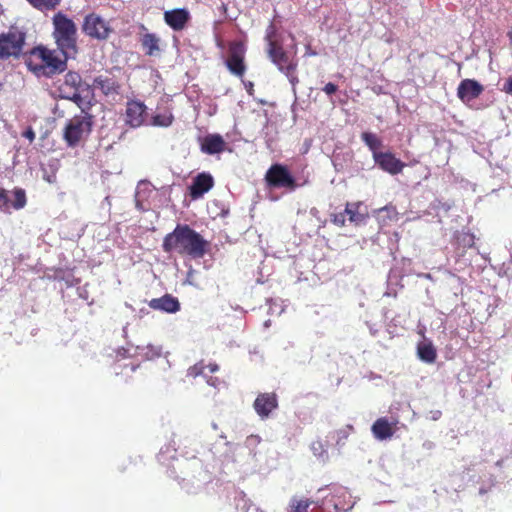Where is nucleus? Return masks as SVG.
I'll list each match as a JSON object with an SVG mask.
<instances>
[{
    "mask_svg": "<svg viewBox=\"0 0 512 512\" xmlns=\"http://www.w3.org/2000/svg\"><path fill=\"white\" fill-rule=\"evenodd\" d=\"M358 205L348 203L345 208V215L349 216V220L353 223H361L364 220V216L357 212Z\"/></svg>",
    "mask_w": 512,
    "mask_h": 512,
    "instance_id": "2f4dec72",
    "label": "nucleus"
},
{
    "mask_svg": "<svg viewBox=\"0 0 512 512\" xmlns=\"http://www.w3.org/2000/svg\"><path fill=\"white\" fill-rule=\"evenodd\" d=\"M194 274H195V270L190 266L189 270L187 272L186 279H185L186 284L196 286L194 283Z\"/></svg>",
    "mask_w": 512,
    "mask_h": 512,
    "instance_id": "a19ab883",
    "label": "nucleus"
},
{
    "mask_svg": "<svg viewBox=\"0 0 512 512\" xmlns=\"http://www.w3.org/2000/svg\"><path fill=\"white\" fill-rule=\"evenodd\" d=\"M187 375L192 377H207L206 365L203 362L196 363L194 366L188 369Z\"/></svg>",
    "mask_w": 512,
    "mask_h": 512,
    "instance_id": "72a5a7b5",
    "label": "nucleus"
},
{
    "mask_svg": "<svg viewBox=\"0 0 512 512\" xmlns=\"http://www.w3.org/2000/svg\"><path fill=\"white\" fill-rule=\"evenodd\" d=\"M245 49L241 43H232L225 61L228 70L235 76L242 77L246 71L244 64Z\"/></svg>",
    "mask_w": 512,
    "mask_h": 512,
    "instance_id": "f8f14e48",
    "label": "nucleus"
},
{
    "mask_svg": "<svg viewBox=\"0 0 512 512\" xmlns=\"http://www.w3.org/2000/svg\"><path fill=\"white\" fill-rule=\"evenodd\" d=\"M309 505H310V502L307 500L306 501L293 500V502L291 504V512H307Z\"/></svg>",
    "mask_w": 512,
    "mask_h": 512,
    "instance_id": "c9c22d12",
    "label": "nucleus"
},
{
    "mask_svg": "<svg viewBox=\"0 0 512 512\" xmlns=\"http://www.w3.org/2000/svg\"><path fill=\"white\" fill-rule=\"evenodd\" d=\"M352 429L351 426L347 428L339 429L331 432L328 437L335 441L336 446L342 447L349 437V431Z\"/></svg>",
    "mask_w": 512,
    "mask_h": 512,
    "instance_id": "c756f323",
    "label": "nucleus"
},
{
    "mask_svg": "<svg viewBox=\"0 0 512 512\" xmlns=\"http://www.w3.org/2000/svg\"><path fill=\"white\" fill-rule=\"evenodd\" d=\"M142 46L149 56L154 55L159 51V38L152 33H147L142 38Z\"/></svg>",
    "mask_w": 512,
    "mask_h": 512,
    "instance_id": "a878e982",
    "label": "nucleus"
},
{
    "mask_svg": "<svg viewBox=\"0 0 512 512\" xmlns=\"http://www.w3.org/2000/svg\"><path fill=\"white\" fill-rule=\"evenodd\" d=\"M25 42V34L20 31H10L0 35V59L10 56L18 57Z\"/></svg>",
    "mask_w": 512,
    "mask_h": 512,
    "instance_id": "6e6552de",
    "label": "nucleus"
},
{
    "mask_svg": "<svg viewBox=\"0 0 512 512\" xmlns=\"http://www.w3.org/2000/svg\"><path fill=\"white\" fill-rule=\"evenodd\" d=\"M212 427H213V429H215V430L218 428V426H217V424H216V423H213V424H212Z\"/></svg>",
    "mask_w": 512,
    "mask_h": 512,
    "instance_id": "6e6d98bb",
    "label": "nucleus"
},
{
    "mask_svg": "<svg viewBox=\"0 0 512 512\" xmlns=\"http://www.w3.org/2000/svg\"><path fill=\"white\" fill-rule=\"evenodd\" d=\"M267 304L269 305L268 313L270 315H281L285 310L282 299H268Z\"/></svg>",
    "mask_w": 512,
    "mask_h": 512,
    "instance_id": "473e14b6",
    "label": "nucleus"
},
{
    "mask_svg": "<svg viewBox=\"0 0 512 512\" xmlns=\"http://www.w3.org/2000/svg\"><path fill=\"white\" fill-rule=\"evenodd\" d=\"M82 29L89 37L99 40L106 39L111 31L108 24L100 16L93 13L84 18Z\"/></svg>",
    "mask_w": 512,
    "mask_h": 512,
    "instance_id": "9d476101",
    "label": "nucleus"
},
{
    "mask_svg": "<svg viewBox=\"0 0 512 512\" xmlns=\"http://www.w3.org/2000/svg\"><path fill=\"white\" fill-rule=\"evenodd\" d=\"M226 143L223 137L219 134H209L205 136L201 142V151L214 155L224 151Z\"/></svg>",
    "mask_w": 512,
    "mask_h": 512,
    "instance_id": "4be33fe9",
    "label": "nucleus"
},
{
    "mask_svg": "<svg viewBox=\"0 0 512 512\" xmlns=\"http://www.w3.org/2000/svg\"><path fill=\"white\" fill-rule=\"evenodd\" d=\"M206 370H208V374H212L219 370V366L215 363H210L209 365H206Z\"/></svg>",
    "mask_w": 512,
    "mask_h": 512,
    "instance_id": "49530a36",
    "label": "nucleus"
},
{
    "mask_svg": "<svg viewBox=\"0 0 512 512\" xmlns=\"http://www.w3.org/2000/svg\"><path fill=\"white\" fill-rule=\"evenodd\" d=\"M374 161L382 170L392 175L400 173L404 167V163L389 152H375Z\"/></svg>",
    "mask_w": 512,
    "mask_h": 512,
    "instance_id": "2eb2a0df",
    "label": "nucleus"
},
{
    "mask_svg": "<svg viewBox=\"0 0 512 512\" xmlns=\"http://www.w3.org/2000/svg\"><path fill=\"white\" fill-rule=\"evenodd\" d=\"M426 278H431L430 274H425Z\"/></svg>",
    "mask_w": 512,
    "mask_h": 512,
    "instance_id": "13d9d810",
    "label": "nucleus"
},
{
    "mask_svg": "<svg viewBox=\"0 0 512 512\" xmlns=\"http://www.w3.org/2000/svg\"><path fill=\"white\" fill-rule=\"evenodd\" d=\"M53 38L60 53L66 58H75L78 53L77 26L75 22L62 12L52 18Z\"/></svg>",
    "mask_w": 512,
    "mask_h": 512,
    "instance_id": "f03ea898",
    "label": "nucleus"
},
{
    "mask_svg": "<svg viewBox=\"0 0 512 512\" xmlns=\"http://www.w3.org/2000/svg\"><path fill=\"white\" fill-rule=\"evenodd\" d=\"M398 424L397 419L389 420L387 417H380L373 423L371 431L375 439L387 440L398 430Z\"/></svg>",
    "mask_w": 512,
    "mask_h": 512,
    "instance_id": "4468645a",
    "label": "nucleus"
},
{
    "mask_svg": "<svg viewBox=\"0 0 512 512\" xmlns=\"http://www.w3.org/2000/svg\"><path fill=\"white\" fill-rule=\"evenodd\" d=\"M266 180L268 185L274 188H285L289 191H293L297 187L294 177L287 167L281 164H274L268 169Z\"/></svg>",
    "mask_w": 512,
    "mask_h": 512,
    "instance_id": "0eeeda50",
    "label": "nucleus"
},
{
    "mask_svg": "<svg viewBox=\"0 0 512 512\" xmlns=\"http://www.w3.org/2000/svg\"><path fill=\"white\" fill-rule=\"evenodd\" d=\"M483 86L474 79H464L457 88V96L462 102L468 103L476 99L482 92Z\"/></svg>",
    "mask_w": 512,
    "mask_h": 512,
    "instance_id": "dca6fc26",
    "label": "nucleus"
},
{
    "mask_svg": "<svg viewBox=\"0 0 512 512\" xmlns=\"http://www.w3.org/2000/svg\"><path fill=\"white\" fill-rule=\"evenodd\" d=\"M480 493H485V490L483 488L480 489Z\"/></svg>",
    "mask_w": 512,
    "mask_h": 512,
    "instance_id": "4d7b16f0",
    "label": "nucleus"
},
{
    "mask_svg": "<svg viewBox=\"0 0 512 512\" xmlns=\"http://www.w3.org/2000/svg\"><path fill=\"white\" fill-rule=\"evenodd\" d=\"M162 247L167 253L177 252L198 259L205 255L208 242L189 225L178 224L165 236Z\"/></svg>",
    "mask_w": 512,
    "mask_h": 512,
    "instance_id": "f257e3e1",
    "label": "nucleus"
},
{
    "mask_svg": "<svg viewBox=\"0 0 512 512\" xmlns=\"http://www.w3.org/2000/svg\"><path fill=\"white\" fill-rule=\"evenodd\" d=\"M92 126L93 116L87 113L86 110H84V112L81 110V114L71 118L64 128L63 138L67 145L74 147L80 141L88 137L91 133Z\"/></svg>",
    "mask_w": 512,
    "mask_h": 512,
    "instance_id": "20e7f679",
    "label": "nucleus"
},
{
    "mask_svg": "<svg viewBox=\"0 0 512 512\" xmlns=\"http://www.w3.org/2000/svg\"><path fill=\"white\" fill-rule=\"evenodd\" d=\"M23 137L28 139L30 142L34 141L35 139V133L32 128H28L26 131L23 132Z\"/></svg>",
    "mask_w": 512,
    "mask_h": 512,
    "instance_id": "a18cd8bd",
    "label": "nucleus"
},
{
    "mask_svg": "<svg viewBox=\"0 0 512 512\" xmlns=\"http://www.w3.org/2000/svg\"><path fill=\"white\" fill-rule=\"evenodd\" d=\"M316 55V52H314L313 50H311L310 46L307 45L306 47V52H305V56H315Z\"/></svg>",
    "mask_w": 512,
    "mask_h": 512,
    "instance_id": "8fccbe9b",
    "label": "nucleus"
},
{
    "mask_svg": "<svg viewBox=\"0 0 512 512\" xmlns=\"http://www.w3.org/2000/svg\"><path fill=\"white\" fill-rule=\"evenodd\" d=\"M261 442L258 435H249L245 440V446L252 452Z\"/></svg>",
    "mask_w": 512,
    "mask_h": 512,
    "instance_id": "e433bc0d",
    "label": "nucleus"
},
{
    "mask_svg": "<svg viewBox=\"0 0 512 512\" xmlns=\"http://www.w3.org/2000/svg\"><path fill=\"white\" fill-rule=\"evenodd\" d=\"M362 140L364 143L369 147V149L373 153V158L375 157V152H379L378 149L381 148L382 142L381 140L373 133L370 132H364L361 135Z\"/></svg>",
    "mask_w": 512,
    "mask_h": 512,
    "instance_id": "cd10ccee",
    "label": "nucleus"
},
{
    "mask_svg": "<svg viewBox=\"0 0 512 512\" xmlns=\"http://www.w3.org/2000/svg\"><path fill=\"white\" fill-rule=\"evenodd\" d=\"M62 99L73 101L84 112L89 109L93 90L77 72H68L58 88Z\"/></svg>",
    "mask_w": 512,
    "mask_h": 512,
    "instance_id": "7ed1b4c3",
    "label": "nucleus"
},
{
    "mask_svg": "<svg viewBox=\"0 0 512 512\" xmlns=\"http://www.w3.org/2000/svg\"><path fill=\"white\" fill-rule=\"evenodd\" d=\"M502 91L512 96V77H509L503 85Z\"/></svg>",
    "mask_w": 512,
    "mask_h": 512,
    "instance_id": "37998d69",
    "label": "nucleus"
},
{
    "mask_svg": "<svg viewBox=\"0 0 512 512\" xmlns=\"http://www.w3.org/2000/svg\"><path fill=\"white\" fill-rule=\"evenodd\" d=\"M205 379H206L207 384L212 386V387L217 388L218 385L220 384V380L218 378L212 377L208 373H207V377H205Z\"/></svg>",
    "mask_w": 512,
    "mask_h": 512,
    "instance_id": "79ce46f5",
    "label": "nucleus"
},
{
    "mask_svg": "<svg viewBox=\"0 0 512 512\" xmlns=\"http://www.w3.org/2000/svg\"><path fill=\"white\" fill-rule=\"evenodd\" d=\"M417 355L419 359L425 363L432 364L437 357V351L432 341L424 338L417 345Z\"/></svg>",
    "mask_w": 512,
    "mask_h": 512,
    "instance_id": "b1692460",
    "label": "nucleus"
},
{
    "mask_svg": "<svg viewBox=\"0 0 512 512\" xmlns=\"http://www.w3.org/2000/svg\"><path fill=\"white\" fill-rule=\"evenodd\" d=\"M155 188L147 180H141L138 182L135 190V206L139 211H145L149 208V198L153 194Z\"/></svg>",
    "mask_w": 512,
    "mask_h": 512,
    "instance_id": "a211bd4d",
    "label": "nucleus"
},
{
    "mask_svg": "<svg viewBox=\"0 0 512 512\" xmlns=\"http://www.w3.org/2000/svg\"><path fill=\"white\" fill-rule=\"evenodd\" d=\"M457 241L464 247H472L474 245V235L470 233H461L458 235Z\"/></svg>",
    "mask_w": 512,
    "mask_h": 512,
    "instance_id": "f704fd0d",
    "label": "nucleus"
},
{
    "mask_svg": "<svg viewBox=\"0 0 512 512\" xmlns=\"http://www.w3.org/2000/svg\"><path fill=\"white\" fill-rule=\"evenodd\" d=\"M253 408L261 420L270 418L273 411L278 408V399L275 393H260L254 403Z\"/></svg>",
    "mask_w": 512,
    "mask_h": 512,
    "instance_id": "ddd939ff",
    "label": "nucleus"
},
{
    "mask_svg": "<svg viewBox=\"0 0 512 512\" xmlns=\"http://www.w3.org/2000/svg\"><path fill=\"white\" fill-rule=\"evenodd\" d=\"M214 184L213 177L208 173H200L197 175L189 189H190V196L192 199H198L201 198L205 193H207Z\"/></svg>",
    "mask_w": 512,
    "mask_h": 512,
    "instance_id": "6ab92c4d",
    "label": "nucleus"
},
{
    "mask_svg": "<svg viewBox=\"0 0 512 512\" xmlns=\"http://www.w3.org/2000/svg\"><path fill=\"white\" fill-rule=\"evenodd\" d=\"M268 55L278 69L286 75L292 85V91L294 95H296L298 77L295 74L297 61L294 56H289L281 47L277 46L274 41H270L269 43Z\"/></svg>",
    "mask_w": 512,
    "mask_h": 512,
    "instance_id": "39448f33",
    "label": "nucleus"
},
{
    "mask_svg": "<svg viewBox=\"0 0 512 512\" xmlns=\"http://www.w3.org/2000/svg\"><path fill=\"white\" fill-rule=\"evenodd\" d=\"M333 498H337L334 500L333 504L335 512H347L354 506V502L351 501V495L343 487H338L335 489V495Z\"/></svg>",
    "mask_w": 512,
    "mask_h": 512,
    "instance_id": "5701e85b",
    "label": "nucleus"
},
{
    "mask_svg": "<svg viewBox=\"0 0 512 512\" xmlns=\"http://www.w3.org/2000/svg\"><path fill=\"white\" fill-rule=\"evenodd\" d=\"M173 118L172 113L167 111L156 114L153 117L152 122L155 126L168 127L172 124Z\"/></svg>",
    "mask_w": 512,
    "mask_h": 512,
    "instance_id": "7c9ffc66",
    "label": "nucleus"
},
{
    "mask_svg": "<svg viewBox=\"0 0 512 512\" xmlns=\"http://www.w3.org/2000/svg\"><path fill=\"white\" fill-rule=\"evenodd\" d=\"M311 451L313 455L322 463H326L329 460L327 448L321 440L312 442Z\"/></svg>",
    "mask_w": 512,
    "mask_h": 512,
    "instance_id": "bb28decb",
    "label": "nucleus"
},
{
    "mask_svg": "<svg viewBox=\"0 0 512 512\" xmlns=\"http://www.w3.org/2000/svg\"><path fill=\"white\" fill-rule=\"evenodd\" d=\"M146 106L138 101H130L126 107V123L133 128L141 126L145 119Z\"/></svg>",
    "mask_w": 512,
    "mask_h": 512,
    "instance_id": "aec40b11",
    "label": "nucleus"
},
{
    "mask_svg": "<svg viewBox=\"0 0 512 512\" xmlns=\"http://www.w3.org/2000/svg\"><path fill=\"white\" fill-rule=\"evenodd\" d=\"M149 307L167 313H176L180 310V303L176 297L166 294L162 297L151 299Z\"/></svg>",
    "mask_w": 512,
    "mask_h": 512,
    "instance_id": "412c9836",
    "label": "nucleus"
},
{
    "mask_svg": "<svg viewBox=\"0 0 512 512\" xmlns=\"http://www.w3.org/2000/svg\"><path fill=\"white\" fill-rule=\"evenodd\" d=\"M94 87L100 89L106 96L118 94V85L113 78L99 76L94 80Z\"/></svg>",
    "mask_w": 512,
    "mask_h": 512,
    "instance_id": "393cba45",
    "label": "nucleus"
},
{
    "mask_svg": "<svg viewBox=\"0 0 512 512\" xmlns=\"http://www.w3.org/2000/svg\"><path fill=\"white\" fill-rule=\"evenodd\" d=\"M338 87L337 85H335L334 83H327L324 87H323V91L328 95V96H331L332 94H334L336 91H337Z\"/></svg>",
    "mask_w": 512,
    "mask_h": 512,
    "instance_id": "58836bf2",
    "label": "nucleus"
},
{
    "mask_svg": "<svg viewBox=\"0 0 512 512\" xmlns=\"http://www.w3.org/2000/svg\"><path fill=\"white\" fill-rule=\"evenodd\" d=\"M246 512H264L263 510H261L260 508L258 507H249L247 508V511Z\"/></svg>",
    "mask_w": 512,
    "mask_h": 512,
    "instance_id": "3c124183",
    "label": "nucleus"
},
{
    "mask_svg": "<svg viewBox=\"0 0 512 512\" xmlns=\"http://www.w3.org/2000/svg\"><path fill=\"white\" fill-rule=\"evenodd\" d=\"M345 212L334 214L332 218V222L338 226H343L345 224Z\"/></svg>",
    "mask_w": 512,
    "mask_h": 512,
    "instance_id": "4c0bfd02",
    "label": "nucleus"
},
{
    "mask_svg": "<svg viewBox=\"0 0 512 512\" xmlns=\"http://www.w3.org/2000/svg\"><path fill=\"white\" fill-rule=\"evenodd\" d=\"M162 346L148 344L146 346H134L128 343L117 350V354L123 357H141L143 360H154L162 355Z\"/></svg>",
    "mask_w": 512,
    "mask_h": 512,
    "instance_id": "1a4fd4ad",
    "label": "nucleus"
},
{
    "mask_svg": "<svg viewBox=\"0 0 512 512\" xmlns=\"http://www.w3.org/2000/svg\"><path fill=\"white\" fill-rule=\"evenodd\" d=\"M270 325H271V321L270 320H267V321L264 322V327L265 328H268Z\"/></svg>",
    "mask_w": 512,
    "mask_h": 512,
    "instance_id": "5fc2aeb1",
    "label": "nucleus"
},
{
    "mask_svg": "<svg viewBox=\"0 0 512 512\" xmlns=\"http://www.w3.org/2000/svg\"><path fill=\"white\" fill-rule=\"evenodd\" d=\"M43 179L46 180L49 183H54L56 181V174L55 172H51L48 174L45 169H43Z\"/></svg>",
    "mask_w": 512,
    "mask_h": 512,
    "instance_id": "c03bdc74",
    "label": "nucleus"
},
{
    "mask_svg": "<svg viewBox=\"0 0 512 512\" xmlns=\"http://www.w3.org/2000/svg\"><path fill=\"white\" fill-rule=\"evenodd\" d=\"M245 88L249 94H251L253 90V83L252 82H244Z\"/></svg>",
    "mask_w": 512,
    "mask_h": 512,
    "instance_id": "09e8293b",
    "label": "nucleus"
},
{
    "mask_svg": "<svg viewBox=\"0 0 512 512\" xmlns=\"http://www.w3.org/2000/svg\"><path fill=\"white\" fill-rule=\"evenodd\" d=\"M123 332L126 333L127 332V327H124L123 328Z\"/></svg>",
    "mask_w": 512,
    "mask_h": 512,
    "instance_id": "bf43d9fd",
    "label": "nucleus"
},
{
    "mask_svg": "<svg viewBox=\"0 0 512 512\" xmlns=\"http://www.w3.org/2000/svg\"><path fill=\"white\" fill-rule=\"evenodd\" d=\"M441 415V412L440 411H436L434 416H433V419L434 420H437L439 418V416Z\"/></svg>",
    "mask_w": 512,
    "mask_h": 512,
    "instance_id": "864d4df0",
    "label": "nucleus"
},
{
    "mask_svg": "<svg viewBox=\"0 0 512 512\" xmlns=\"http://www.w3.org/2000/svg\"><path fill=\"white\" fill-rule=\"evenodd\" d=\"M190 19V13L185 8H177L164 12L165 23L174 31H181Z\"/></svg>",
    "mask_w": 512,
    "mask_h": 512,
    "instance_id": "f3484780",
    "label": "nucleus"
},
{
    "mask_svg": "<svg viewBox=\"0 0 512 512\" xmlns=\"http://www.w3.org/2000/svg\"><path fill=\"white\" fill-rule=\"evenodd\" d=\"M34 8L40 11H49L55 9L61 0H27Z\"/></svg>",
    "mask_w": 512,
    "mask_h": 512,
    "instance_id": "c85d7f7f",
    "label": "nucleus"
},
{
    "mask_svg": "<svg viewBox=\"0 0 512 512\" xmlns=\"http://www.w3.org/2000/svg\"><path fill=\"white\" fill-rule=\"evenodd\" d=\"M77 295L83 300L87 301L89 299V293L86 285L77 288Z\"/></svg>",
    "mask_w": 512,
    "mask_h": 512,
    "instance_id": "ea45409f",
    "label": "nucleus"
},
{
    "mask_svg": "<svg viewBox=\"0 0 512 512\" xmlns=\"http://www.w3.org/2000/svg\"><path fill=\"white\" fill-rule=\"evenodd\" d=\"M26 205V193L21 188L12 191L0 189V210L10 212L12 209L19 210Z\"/></svg>",
    "mask_w": 512,
    "mask_h": 512,
    "instance_id": "9b49d317",
    "label": "nucleus"
},
{
    "mask_svg": "<svg viewBox=\"0 0 512 512\" xmlns=\"http://www.w3.org/2000/svg\"><path fill=\"white\" fill-rule=\"evenodd\" d=\"M273 33H274V26L271 24V25H269V27L267 29V33H266V39L268 41V44L270 43V41H272L271 36Z\"/></svg>",
    "mask_w": 512,
    "mask_h": 512,
    "instance_id": "de8ad7c7",
    "label": "nucleus"
},
{
    "mask_svg": "<svg viewBox=\"0 0 512 512\" xmlns=\"http://www.w3.org/2000/svg\"><path fill=\"white\" fill-rule=\"evenodd\" d=\"M39 54L42 60V64L39 67L34 68L35 72L41 71L43 75L51 77L54 74L61 73L66 70L67 60L69 58H66L63 55L62 57H59L56 54V51L46 48L40 49Z\"/></svg>",
    "mask_w": 512,
    "mask_h": 512,
    "instance_id": "423d86ee",
    "label": "nucleus"
},
{
    "mask_svg": "<svg viewBox=\"0 0 512 512\" xmlns=\"http://www.w3.org/2000/svg\"><path fill=\"white\" fill-rule=\"evenodd\" d=\"M226 446H228L229 448L234 449V450L238 447V445H234L230 442H226Z\"/></svg>",
    "mask_w": 512,
    "mask_h": 512,
    "instance_id": "603ef678",
    "label": "nucleus"
}]
</instances>
